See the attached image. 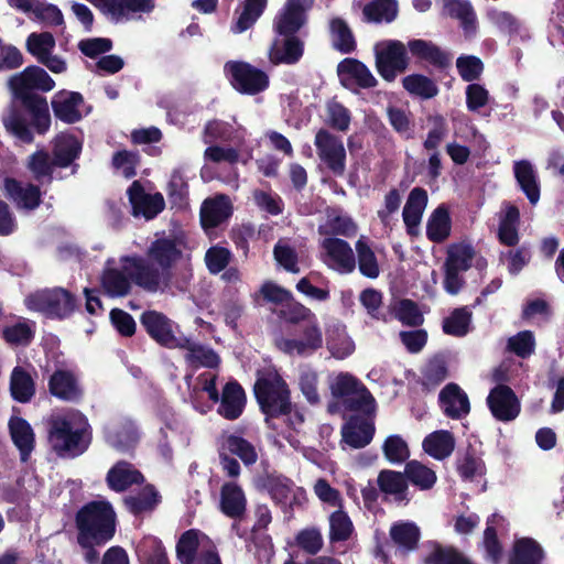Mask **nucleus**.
Listing matches in <instances>:
<instances>
[{
	"label": "nucleus",
	"instance_id": "obj_1",
	"mask_svg": "<svg viewBox=\"0 0 564 564\" xmlns=\"http://www.w3.org/2000/svg\"><path fill=\"white\" fill-rule=\"evenodd\" d=\"M8 86L23 108H10L3 121L8 133L24 143L33 141L31 126L39 134H44L51 127L47 100L36 91L47 93L55 87L54 79L40 66H28L13 75Z\"/></svg>",
	"mask_w": 564,
	"mask_h": 564
},
{
	"label": "nucleus",
	"instance_id": "obj_2",
	"mask_svg": "<svg viewBox=\"0 0 564 564\" xmlns=\"http://www.w3.org/2000/svg\"><path fill=\"white\" fill-rule=\"evenodd\" d=\"M254 394L265 416V424L272 431L270 437L274 445L283 447L281 437L297 449L300 441L295 434L300 432L305 419L302 409L292 404L285 380L275 370L264 371L254 383Z\"/></svg>",
	"mask_w": 564,
	"mask_h": 564
},
{
	"label": "nucleus",
	"instance_id": "obj_3",
	"mask_svg": "<svg viewBox=\"0 0 564 564\" xmlns=\"http://www.w3.org/2000/svg\"><path fill=\"white\" fill-rule=\"evenodd\" d=\"M185 243L180 238H159L148 251L147 259L138 256L126 259V269L134 276V283L148 292H156L169 286L171 269L183 258Z\"/></svg>",
	"mask_w": 564,
	"mask_h": 564
},
{
	"label": "nucleus",
	"instance_id": "obj_4",
	"mask_svg": "<svg viewBox=\"0 0 564 564\" xmlns=\"http://www.w3.org/2000/svg\"><path fill=\"white\" fill-rule=\"evenodd\" d=\"M47 425L48 443L59 457L75 458L90 445V425L87 417L77 410L67 409L52 413Z\"/></svg>",
	"mask_w": 564,
	"mask_h": 564
},
{
	"label": "nucleus",
	"instance_id": "obj_5",
	"mask_svg": "<svg viewBox=\"0 0 564 564\" xmlns=\"http://www.w3.org/2000/svg\"><path fill=\"white\" fill-rule=\"evenodd\" d=\"M79 545L105 544L115 534L116 513L107 501H91L76 516Z\"/></svg>",
	"mask_w": 564,
	"mask_h": 564
},
{
	"label": "nucleus",
	"instance_id": "obj_6",
	"mask_svg": "<svg viewBox=\"0 0 564 564\" xmlns=\"http://www.w3.org/2000/svg\"><path fill=\"white\" fill-rule=\"evenodd\" d=\"M333 401L328 404L330 413L375 410V399L365 384L349 372H339L329 380Z\"/></svg>",
	"mask_w": 564,
	"mask_h": 564
},
{
	"label": "nucleus",
	"instance_id": "obj_7",
	"mask_svg": "<svg viewBox=\"0 0 564 564\" xmlns=\"http://www.w3.org/2000/svg\"><path fill=\"white\" fill-rule=\"evenodd\" d=\"M176 555L181 564H221L215 543L196 529H189L180 536Z\"/></svg>",
	"mask_w": 564,
	"mask_h": 564
},
{
	"label": "nucleus",
	"instance_id": "obj_8",
	"mask_svg": "<svg viewBox=\"0 0 564 564\" xmlns=\"http://www.w3.org/2000/svg\"><path fill=\"white\" fill-rule=\"evenodd\" d=\"M26 307L50 318H65L76 307L75 296L65 289L54 288L36 291L24 300Z\"/></svg>",
	"mask_w": 564,
	"mask_h": 564
},
{
	"label": "nucleus",
	"instance_id": "obj_9",
	"mask_svg": "<svg viewBox=\"0 0 564 564\" xmlns=\"http://www.w3.org/2000/svg\"><path fill=\"white\" fill-rule=\"evenodd\" d=\"M376 66L383 79L392 82L409 65L405 45L397 40H386L376 44Z\"/></svg>",
	"mask_w": 564,
	"mask_h": 564
},
{
	"label": "nucleus",
	"instance_id": "obj_10",
	"mask_svg": "<svg viewBox=\"0 0 564 564\" xmlns=\"http://www.w3.org/2000/svg\"><path fill=\"white\" fill-rule=\"evenodd\" d=\"M319 259L328 269L339 274H350L356 270L354 249L338 237H325L319 241Z\"/></svg>",
	"mask_w": 564,
	"mask_h": 564
},
{
	"label": "nucleus",
	"instance_id": "obj_11",
	"mask_svg": "<svg viewBox=\"0 0 564 564\" xmlns=\"http://www.w3.org/2000/svg\"><path fill=\"white\" fill-rule=\"evenodd\" d=\"M112 23H126L149 14L154 0H88Z\"/></svg>",
	"mask_w": 564,
	"mask_h": 564
},
{
	"label": "nucleus",
	"instance_id": "obj_12",
	"mask_svg": "<svg viewBox=\"0 0 564 564\" xmlns=\"http://www.w3.org/2000/svg\"><path fill=\"white\" fill-rule=\"evenodd\" d=\"M224 70L234 88L243 94L256 95L269 85L264 72L245 62H228Z\"/></svg>",
	"mask_w": 564,
	"mask_h": 564
},
{
	"label": "nucleus",
	"instance_id": "obj_13",
	"mask_svg": "<svg viewBox=\"0 0 564 564\" xmlns=\"http://www.w3.org/2000/svg\"><path fill=\"white\" fill-rule=\"evenodd\" d=\"M263 488L283 512L301 508L307 500L306 491L301 487H295L291 479L283 476H268L263 480Z\"/></svg>",
	"mask_w": 564,
	"mask_h": 564
},
{
	"label": "nucleus",
	"instance_id": "obj_14",
	"mask_svg": "<svg viewBox=\"0 0 564 564\" xmlns=\"http://www.w3.org/2000/svg\"><path fill=\"white\" fill-rule=\"evenodd\" d=\"M323 334L318 321L312 319L303 324L297 338H276V347L291 356H311L323 346Z\"/></svg>",
	"mask_w": 564,
	"mask_h": 564
},
{
	"label": "nucleus",
	"instance_id": "obj_15",
	"mask_svg": "<svg viewBox=\"0 0 564 564\" xmlns=\"http://www.w3.org/2000/svg\"><path fill=\"white\" fill-rule=\"evenodd\" d=\"M319 160L335 176L346 171V150L343 141L325 129L317 131L314 140Z\"/></svg>",
	"mask_w": 564,
	"mask_h": 564
},
{
	"label": "nucleus",
	"instance_id": "obj_16",
	"mask_svg": "<svg viewBox=\"0 0 564 564\" xmlns=\"http://www.w3.org/2000/svg\"><path fill=\"white\" fill-rule=\"evenodd\" d=\"M26 51L35 59L47 67L54 74L66 72L67 64L61 56L54 55L56 41L50 32H33L25 42Z\"/></svg>",
	"mask_w": 564,
	"mask_h": 564
},
{
	"label": "nucleus",
	"instance_id": "obj_17",
	"mask_svg": "<svg viewBox=\"0 0 564 564\" xmlns=\"http://www.w3.org/2000/svg\"><path fill=\"white\" fill-rule=\"evenodd\" d=\"M122 257L119 263L115 260H108L101 275V288L105 294L110 297H121L127 295L131 289V281L134 282L133 274L126 269V259Z\"/></svg>",
	"mask_w": 564,
	"mask_h": 564
},
{
	"label": "nucleus",
	"instance_id": "obj_18",
	"mask_svg": "<svg viewBox=\"0 0 564 564\" xmlns=\"http://www.w3.org/2000/svg\"><path fill=\"white\" fill-rule=\"evenodd\" d=\"M487 405L492 416L500 422L513 421L521 411L518 397L506 384H497L490 390L487 397Z\"/></svg>",
	"mask_w": 564,
	"mask_h": 564
},
{
	"label": "nucleus",
	"instance_id": "obj_19",
	"mask_svg": "<svg viewBox=\"0 0 564 564\" xmlns=\"http://www.w3.org/2000/svg\"><path fill=\"white\" fill-rule=\"evenodd\" d=\"M314 0H286L274 19V30L280 35H294L306 22V12Z\"/></svg>",
	"mask_w": 564,
	"mask_h": 564
},
{
	"label": "nucleus",
	"instance_id": "obj_20",
	"mask_svg": "<svg viewBox=\"0 0 564 564\" xmlns=\"http://www.w3.org/2000/svg\"><path fill=\"white\" fill-rule=\"evenodd\" d=\"M141 323L148 334L161 346L176 348L181 344V337L176 336L177 326L164 314L156 311L144 312Z\"/></svg>",
	"mask_w": 564,
	"mask_h": 564
},
{
	"label": "nucleus",
	"instance_id": "obj_21",
	"mask_svg": "<svg viewBox=\"0 0 564 564\" xmlns=\"http://www.w3.org/2000/svg\"><path fill=\"white\" fill-rule=\"evenodd\" d=\"M54 116L66 123L79 121L86 113L85 101L79 93L59 90L51 100Z\"/></svg>",
	"mask_w": 564,
	"mask_h": 564
},
{
	"label": "nucleus",
	"instance_id": "obj_22",
	"mask_svg": "<svg viewBox=\"0 0 564 564\" xmlns=\"http://www.w3.org/2000/svg\"><path fill=\"white\" fill-rule=\"evenodd\" d=\"M129 202L132 214L135 217L142 216L145 219H152L160 214L165 206L161 193L148 194L138 181H134L128 188Z\"/></svg>",
	"mask_w": 564,
	"mask_h": 564
},
{
	"label": "nucleus",
	"instance_id": "obj_23",
	"mask_svg": "<svg viewBox=\"0 0 564 564\" xmlns=\"http://www.w3.org/2000/svg\"><path fill=\"white\" fill-rule=\"evenodd\" d=\"M497 237L500 243L514 247L519 242L520 210L511 202L505 200L497 214Z\"/></svg>",
	"mask_w": 564,
	"mask_h": 564
},
{
	"label": "nucleus",
	"instance_id": "obj_24",
	"mask_svg": "<svg viewBox=\"0 0 564 564\" xmlns=\"http://www.w3.org/2000/svg\"><path fill=\"white\" fill-rule=\"evenodd\" d=\"M438 400L444 414L451 419H463L470 411L468 395L456 383L446 384L441 390Z\"/></svg>",
	"mask_w": 564,
	"mask_h": 564
},
{
	"label": "nucleus",
	"instance_id": "obj_25",
	"mask_svg": "<svg viewBox=\"0 0 564 564\" xmlns=\"http://www.w3.org/2000/svg\"><path fill=\"white\" fill-rule=\"evenodd\" d=\"M338 75L346 87L372 88L377 85V79L370 69L357 59L346 58L340 62Z\"/></svg>",
	"mask_w": 564,
	"mask_h": 564
},
{
	"label": "nucleus",
	"instance_id": "obj_26",
	"mask_svg": "<svg viewBox=\"0 0 564 564\" xmlns=\"http://www.w3.org/2000/svg\"><path fill=\"white\" fill-rule=\"evenodd\" d=\"M218 402V413L227 420H236L243 412L246 393L237 381H229L224 386Z\"/></svg>",
	"mask_w": 564,
	"mask_h": 564
},
{
	"label": "nucleus",
	"instance_id": "obj_27",
	"mask_svg": "<svg viewBox=\"0 0 564 564\" xmlns=\"http://www.w3.org/2000/svg\"><path fill=\"white\" fill-rule=\"evenodd\" d=\"M107 443L120 452H128L139 442V431L132 421L111 423L106 427Z\"/></svg>",
	"mask_w": 564,
	"mask_h": 564
},
{
	"label": "nucleus",
	"instance_id": "obj_28",
	"mask_svg": "<svg viewBox=\"0 0 564 564\" xmlns=\"http://www.w3.org/2000/svg\"><path fill=\"white\" fill-rule=\"evenodd\" d=\"M427 192L424 188L414 187L410 192L402 212L403 221L409 235L414 236L419 232V226L427 206Z\"/></svg>",
	"mask_w": 564,
	"mask_h": 564
},
{
	"label": "nucleus",
	"instance_id": "obj_29",
	"mask_svg": "<svg viewBox=\"0 0 564 564\" xmlns=\"http://www.w3.org/2000/svg\"><path fill=\"white\" fill-rule=\"evenodd\" d=\"M177 348L184 350L185 361L194 368H215L220 362V358L214 349L196 343L188 337L182 336L181 344Z\"/></svg>",
	"mask_w": 564,
	"mask_h": 564
},
{
	"label": "nucleus",
	"instance_id": "obj_30",
	"mask_svg": "<svg viewBox=\"0 0 564 564\" xmlns=\"http://www.w3.org/2000/svg\"><path fill=\"white\" fill-rule=\"evenodd\" d=\"M326 347L332 357L343 360L354 354L356 346L346 326L334 322L326 327Z\"/></svg>",
	"mask_w": 564,
	"mask_h": 564
},
{
	"label": "nucleus",
	"instance_id": "obj_31",
	"mask_svg": "<svg viewBox=\"0 0 564 564\" xmlns=\"http://www.w3.org/2000/svg\"><path fill=\"white\" fill-rule=\"evenodd\" d=\"M284 39H276L269 53L271 63L296 64L304 53V43L294 35H284Z\"/></svg>",
	"mask_w": 564,
	"mask_h": 564
},
{
	"label": "nucleus",
	"instance_id": "obj_32",
	"mask_svg": "<svg viewBox=\"0 0 564 564\" xmlns=\"http://www.w3.org/2000/svg\"><path fill=\"white\" fill-rule=\"evenodd\" d=\"M513 174L530 204L536 205L540 199V180L533 164L528 160L514 161Z\"/></svg>",
	"mask_w": 564,
	"mask_h": 564
},
{
	"label": "nucleus",
	"instance_id": "obj_33",
	"mask_svg": "<svg viewBox=\"0 0 564 564\" xmlns=\"http://www.w3.org/2000/svg\"><path fill=\"white\" fill-rule=\"evenodd\" d=\"M8 426L11 440L19 449L21 460L26 462L35 445V435L32 426L19 416H12L9 420Z\"/></svg>",
	"mask_w": 564,
	"mask_h": 564
},
{
	"label": "nucleus",
	"instance_id": "obj_34",
	"mask_svg": "<svg viewBox=\"0 0 564 564\" xmlns=\"http://www.w3.org/2000/svg\"><path fill=\"white\" fill-rule=\"evenodd\" d=\"M445 264L466 272L471 265L479 270L485 269L487 261L470 245L462 242L448 248Z\"/></svg>",
	"mask_w": 564,
	"mask_h": 564
},
{
	"label": "nucleus",
	"instance_id": "obj_35",
	"mask_svg": "<svg viewBox=\"0 0 564 564\" xmlns=\"http://www.w3.org/2000/svg\"><path fill=\"white\" fill-rule=\"evenodd\" d=\"M48 388L53 395L65 401H76L82 395L77 378L69 370H56L51 376Z\"/></svg>",
	"mask_w": 564,
	"mask_h": 564
},
{
	"label": "nucleus",
	"instance_id": "obj_36",
	"mask_svg": "<svg viewBox=\"0 0 564 564\" xmlns=\"http://www.w3.org/2000/svg\"><path fill=\"white\" fill-rule=\"evenodd\" d=\"M343 442L352 448H362L368 445L375 435V425L372 422L352 417L343 426Z\"/></svg>",
	"mask_w": 564,
	"mask_h": 564
},
{
	"label": "nucleus",
	"instance_id": "obj_37",
	"mask_svg": "<svg viewBox=\"0 0 564 564\" xmlns=\"http://www.w3.org/2000/svg\"><path fill=\"white\" fill-rule=\"evenodd\" d=\"M379 489L384 496L395 502H406L408 499V482L405 475L391 470H381L377 479Z\"/></svg>",
	"mask_w": 564,
	"mask_h": 564
},
{
	"label": "nucleus",
	"instance_id": "obj_38",
	"mask_svg": "<svg viewBox=\"0 0 564 564\" xmlns=\"http://www.w3.org/2000/svg\"><path fill=\"white\" fill-rule=\"evenodd\" d=\"M231 215V204L227 196L220 195L206 199L200 208V221L204 228H215Z\"/></svg>",
	"mask_w": 564,
	"mask_h": 564
},
{
	"label": "nucleus",
	"instance_id": "obj_39",
	"mask_svg": "<svg viewBox=\"0 0 564 564\" xmlns=\"http://www.w3.org/2000/svg\"><path fill=\"white\" fill-rule=\"evenodd\" d=\"M4 187L19 208L31 210L40 205L41 193L37 186L7 178Z\"/></svg>",
	"mask_w": 564,
	"mask_h": 564
},
{
	"label": "nucleus",
	"instance_id": "obj_40",
	"mask_svg": "<svg viewBox=\"0 0 564 564\" xmlns=\"http://www.w3.org/2000/svg\"><path fill=\"white\" fill-rule=\"evenodd\" d=\"M413 56L423 59L437 68H445L451 65L452 55L432 42L424 40H412L408 44Z\"/></svg>",
	"mask_w": 564,
	"mask_h": 564
},
{
	"label": "nucleus",
	"instance_id": "obj_41",
	"mask_svg": "<svg viewBox=\"0 0 564 564\" xmlns=\"http://www.w3.org/2000/svg\"><path fill=\"white\" fill-rule=\"evenodd\" d=\"M35 334V323L18 317L2 325V337L11 346L29 345Z\"/></svg>",
	"mask_w": 564,
	"mask_h": 564
},
{
	"label": "nucleus",
	"instance_id": "obj_42",
	"mask_svg": "<svg viewBox=\"0 0 564 564\" xmlns=\"http://www.w3.org/2000/svg\"><path fill=\"white\" fill-rule=\"evenodd\" d=\"M422 447L434 459L443 460L454 452L455 438L449 431L438 430L424 437Z\"/></svg>",
	"mask_w": 564,
	"mask_h": 564
},
{
	"label": "nucleus",
	"instance_id": "obj_43",
	"mask_svg": "<svg viewBox=\"0 0 564 564\" xmlns=\"http://www.w3.org/2000/svg\"><path fill=\"white\" fill-rule=\"evenodd\" d=\"M10 394L20 403H28L35 394V382L31 372L21 366L14 367L10 377Z\"/></svg>",
	"mask_w": 564,
	"mask_h": 564
},
{
	"label": "nucleus",
	"instance_id": "obj_44",
	"mask_svg": "<svg viewBox=\"0 0 564 564\" xmlns=\"http://www.w3.org/2000/svg\"><path fill=\"white\" fill-rule=\"evenodd\" d=\"M142 474L130 463L119 462L107 474L108 486L115 491H123L134 484L143 482Z\"/></svg>",
	"mask_w": 564,
	"mask_h": 564
},
{
	"label": "nucleus",
	"instance_id": "obj_45",
	"mask_svg": "<svg viewBox=\"0 0 564 564\" xmlns=\"http://www.w3.org/2000/svg\"><path fill=\"white\" fill-rule=\"evenodd\" d=\"M356 267L359 272L369 279H377L380 274V265L372 249L370 240L361 236L355 243Z\"/></svg>",
	"mask_w": 564,
	"mask_h": 564
},
{
	"label": "nucleus",
	"instance_id": "obj_46",
	"mask_svg": "<svg viewBox=\"0 0 564 564\" xmlns=\"http://www.w3.org/2000/svg\"><path fill=\"white\" fill-rule=\"evenodd\" d=\"M247 500L236 482H227L221 488L220 508L230 518H239L246 511Z\"/></svg>",
	"mask_w": 564,
	"mask_h": 564
},
{
	"label": "nucleus",
	"instance_id": "obj_47",
	"mask_svg": "<svg viewBox=\"0 0 564 564\" xmlns=\"http://www.w3.org/2000/svg\"><path fill=\"white\" fill-rule=\"evenodd\" d=\"M82 142L72 133H61L55 138L53 154L56 166H68L80 153Z\"/></svg>",
	"mask_w": 564,
	"mask_h": 564
},
{
	"label": "nucleus",
	"instance_id": "obj_48",
	"mask_svg": "<svg viewBox=\"0 0 564 564\" xmlns=\"http://www.w3.org/2000/svg\"><path fill=\"white\" fill-rule=\"evenodd\" d=\"M452 220L445 205H440L432 212L426 224V237L432 242H443L451 235Z\"/></svg>",
	"mask_w": 564,
	"mask_h": 564
},
{
	"label": "nucleus",
	"instance_id": "obj_49",
	"mask_svg": "<svg viewBox=\"0 0 564 564\" xmlns=\"http://www.w3.org/2000/svg\"><path fill=\"white\" fill-rule=\"evenodd\" d=\"M543 558L541 545L531 538H522L514 542L509 564H541Z\"/></svg>",
	"mask_w": 564,
	"mask_h": 564
},
{
	"label": "nucleus",
	"instance_id": "obj_50",
	"mask_svg": "<svg viewBox=\"0 0 564 564\" xmlns=\"http://www.w3.org/2000/svg\"><path fill=\"white\" fill-rule=\"evenodd\" d=\"M420 535L419 527L409 521L397 522L390 529L391 540L403 552L416 549Z\"/></svg>",
	"mask_w": 564,
	"mask_h": 564
},
{
	"label": "nucleus",
	"instance_id": "obj_51",
	"mask_svg": "<svg viewBox=\"0 0 564 564\" xmlns=\"http://www.w3.org/2000/svg\"><path fill=\"white\" fill-rule=\"evenodd\" d=\"M404 475L406 482L410 481L421 490L431 489L437 480L436 473L419 460L408 462L405 464Z\"/></svg>",
	"mask_w": 564,
	"mask_h": 564
},
{
	"label": "nucleus",
	"instance_id": "obj_52",
	"mask_svg": "<svg viewBox=\"0 0 564 564\" xmlns=\"http://www.w3.org/2000/svg\"><path fill=\"white\" fill-rule=\"evenodd\" d=\"M141 564H169L165 549L155 536L143 538L137 546Z\"/></svg>",
	"mask_w": 564,
	"mask_h": 564
},
{
	"label": "nucleus",
	"instance_id": "obj_53",
	"mask_svg": "<svg viewBox=\"0 0 564 564\" xmlns=\"http://www.w3.org/2000/svg\"><path fill=\"white\" fill-rule=\"evenodd\" d=\"M403 88L412 96L431 99L438 94L436 83L421 74L408 75L402 79Z\"/></svg>",
	"mask_w": 564,
	"mask_h": 564
},
{
	"label": "nucleus",
	"instance_id": "obj_54",
	"mask_svg": "<svg viewBox=\"0 0 564 564\" xmlns=\"http://www.w3.org/2000/svg\"><path fill=\"white\" fill-rule=\"evenodd\" d=\"M358 231L356 221L346 214L328 216L324 226L318 228L321 235H330V237L343 236L346 238L355 237Z\"/></svg>",
	"mask_w": 564,
	"mask_h": 564
},
{
	"label": "nucleus",
	"instance_id": "obj_55",
	"mask_svg": "<svg viewBox=\"0 0 564 564\" xmlns=\"http://www.w3.org/2000/svg\"><path fill=\"white\" fill-rule=\"evenodd\" d=\"M330 39L333 46L343 54H348L355 51L356 41L354 34L347 23L335 18L329 23Z\"/></svg>",
	"mask_w": 564,
	"mask_h": 564
},
{
	"label": "nucleus",
	"instance_id": "obj_56",
	"mask_svg": "<svg viewBox=\"0 0 564 564\" xmlns=\"http://www.w3.org/2000/svg\"><path fill=\"white\" fill-rule=\"evenodd\" d=\"M364 15L368 22H392L398 14V3L395 0H375L366 4Z\"/></svg>",
	"mask_w": 564,
	"mask_h": 564
},
{
	"label": "nucleus",
	"instance_id": "obj_57",
	"mask_svg": "<svg viewBox=\"0 0 564 564\" xmlns=\"http://www.w3.org/2000/svg\"><path fill=\"white\" fill-rule=\"evenodd\" d=\"M159 502L160 496L152 486H147L139 494L124 498L127 508L134 514L152 511Z\"/></svg>",
	"mask_w": 564,
	"mask_h": 564
},
{
	"label": "nucleus",
	"instance_id": "obj_58",
	"mask_svg": "<svg viewBox=\"0 0 564 564\" xmlns=\"http://www.w3.org/2000/svg\"><path fill=\"white\" fill-rule=\"evenodd\" d=\"M394 316L403 325L419 326L423 323V315L417 305L411 300H401L390 306L388 317Z\"/></svg>",
	"mask_w": 564,
	"mask_h": 564
},
{
	"label": "nucleus",
	"instance_id": "obj_59",
	"mask_svg": "<svg viewBox=\"0 0 564 564\" xmlns=\"http://www.w3.org/2000/svg\"><path fill=\"white\" fill-rule=\"evenodd\" d=\"M503 518L499 514H492L487 520V528L484 532V547L487 553V557L497 564L501 557V545L497 539L496 528L503 522Z\"/></svg>",
	"mask_w": 564,
	"mask_h": 564
},
{
	"label": "nucleus",
	"instance_id": "obj_60",
	"mask_svg": "<svg viewBox=\"0 0 564 564\" xmlns=\"http://www.w3.org/2000/svg\"><path fill=\"white\" fill-rule=\"evenodd\" d=\"M265 6L267 0H246L243 10L231 26V31L234 33H242L251 28L262 14Z\"/></svg>",
	"mask_w": 564,
	"mask_h": 564
},
{
	"label": "nucleus",
	"instance_id": "obj_61",
	"mask_svg": "<svg viewBox=\"0 0 564 564\" xmlns=\"http://www.w3.org/2000/svg\"><path fill=\"white\" fill-rule=\"evenodd\" d=\"M382 452L386 459L393 465H401L410 457L408 443L398 434L390 435L386 438L382 444Z\"/></svg>",
	"mask_w": 564,
	"mask_h": 564
},
{
	"label": "nucleus",
	"instance_id": "obj_62",
	"mask_svg": "<svg viewBox=\"0 0 564 564\" xmlns=\"http://www.w3.org/2000/svg\"><path fill=\"white\" fill-rule=\"evenodd\" d=\"M446 12L462 22L466 32L474 31L476 15L471 4L466 0H444Z\"/></svg>",
	"mask_w": 564,
	"mask_h": 564
},
{
	"label": "nucleus",
	"instance_id": "obj_63",
	"mask_svg": "<svg viewBox=\"0 0 564 564\" xmlns=\"http://www.w3.org/2000/svg\"><path fill=\"white\" fill-rule=\"evenodd\" d=\"M471 313L467 307L456 308L443 321V330L447 335L462 337L469 330Z\"/></svg>",
	"mask_w": 564,
	"mask_h": 564
},
{
	"label": "nucleus",
	"instance_id": "obj_64",
	"mask_svg": "<svg viewBox=\"0 0 564 564\" xmlns=\"http://www.w3.org/2000/svg\"><path fill=\"white\" fill-rule=\"evenodd\" d=\"M425 564H474L453 547L433 545V550L425 557Z\"/></svg>",
	"mask_w": 564,
	"mask_h": 564
}]
</instances>
